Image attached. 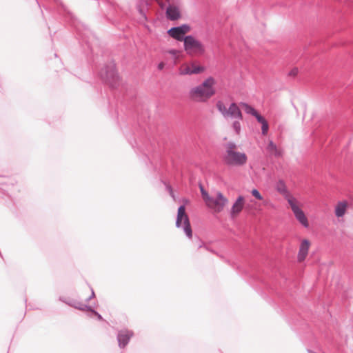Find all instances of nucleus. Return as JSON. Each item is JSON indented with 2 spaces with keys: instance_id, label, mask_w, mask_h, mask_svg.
<instances>
[{
  "instance_id": "393cba45",
  "label": "nucleus",
  "mask_w": 353,
  "mask_h": 353,
  "mask_svg": "<svg viewBox=\"0 0 353 353\" xmlns=\"http://www.w3.org/2000/svg\"><path fill=\"white\" fill-rule=\"evenodd\" d=\"M157 1V3H158V4L159 5V6H160L161 8H163V3L162 1H161V0H158V1Z\"/></svg>"
},
{
  "instance_id": "1a4fd4ad",
  "label": "nucleus",
  "mask_w": 353,
  "mask_h": 353,
  "mask_svg": "<svg viewBox=\"0 0 353 353\" xmlns=\"http://www.w3.org/2000/svg\"><path fill=\"white\" fill-rule=\"evenodd\" d=\"M288 204L294 215L295 219L301 225L305 228H307L309 227V221L304 211L301 208V203L298 201L297 199H296Z\"/></svg>"
},
{
  "instance_id": "2eb2a0df",
  "label": "nucleus",
  "mask_w": 353,
  "mask_h": 353,
  "mask_svg": "<svg viewBox=\"0 0 353 353\" xmlns=\"http://www.w3.org/2000/svg\"><path fill=\"white\" fill-rule=\"evenodd\" d=\"M348 207L347 201H341L337 203L335 206L334 212L337 217H342L345 215Z\"/></svg>"
},
{
  "instance_id": "39448f33",
  "label": "nucleus",
  "mask_w": 353,
  "mask_h": 353,
  "mask_svg": "<svg viewBox=\"0 0 353 353\" xmlns=\"http://www.w3.org/2000/svg\"><path fill=\"white\" fill-rule=\"evenodd\" d=\"M184 50L190 56L202 55L205 52L202 42L192 36H187L184 38Z\"/></svg>"
},
{
  "instance_id": "ddd939ff",
  "label": "nucleus",
  "mask_w": 353,
  "mask_h": 353,
  "mask_svg": "<svg viewBox=\"0 0 353 353\" xmlns=\"http://www.w3.org/2000/svg\"><path fill=\"white\" fill-rule=\"evenodd\" d=\"M310 246L311 242L308 239H305L301 241L297 254V260L299 262H303L306 259Z\"/></svg>"
},
{
  "instance_id": "0eeeda50",
  "label": "nucleus",
  "mask_w": 353,
  "mask_h": 353,
  "mask_svg": "<svg viewBox=\"0 0 353 353\" xmlns=\"http://www.w3.org/2000/svg\"><path fill=\"white\" fill-rule=\"evenodd\" d=\"M216 108L224 117H232L239 120H242V114L238 105L233 103L229 108H227L221 101L216 103Z\"/></svg>"
},
{
  "instance_id": "f3484780",
  "label": "nucleus",
  "mask_w": 353,
  "mask_h": 353,
  "mask_svg": "<svg viewBox=\"0 0 353 353\" xmlns=\"http://www.w3.org/2000/svg\"><path fill=\"white\" fill-rule=\"evenodd\" d=\"M267 150L272 155L279 157L281 154V151L277 148L276 145L272 141H269L267 146Z\"/></svg>"
},
{
  "instance_id": "f03ea898",
  "label": "nucleus",
  "mask_w": 353,
  "mask_h": 353,
  "mask_svg": "<svg viewBox=\"0 0 353 353\" xmlns=\"http://www.w3.org/2000/svg\"><path fill=\"white\" fill-rule=\"evenodd\" d=\"M200 189L206 206L214 213L221 212L228 205V199L221 192H216L210 196L202 186H200Z\"/></svg>"
},
{
  "instance_id": "b1692460",
  "label": "nucleus",
  "mask_w": 353,
  "mask_h": 353,
  "mask_svg": "<svg viewBox=\"0 0 353 353\" xmlns=\"http://www.w3.org/2000/svg\"><path fill=\"white\" fill-rule=\"evenodd\" d=\"M165 66V63L163 62H161L158 65V69L159 70H163Z\"/></svg>"
},
{
  "instance_id": "dca6fc26",
  "label": "nucleus",
  "mask_w": 353,
  "mask_h": 353,
  "mask_svg": "<svg viewBox=\"0 0 353 353\" xmlns=\"http://www.w3.org/2000/svg\"><path fill=\"white\" fill-rule=\"evenodd\" d=\"M167 17L170 20H176L180 18V11L178 7L170 6L166 11Z\"/></svg>"
},
{
  "instance_id": "7ed1b4c3",
  "label": "nucleus",
  "mask_w": 353,
  "mask_h": 353,
  "mask_svg": "<svg viewBox=\"0 0 353 353\" xmlns=\"http://www.w3.org/2000/svg\"><path fill=\"white\" fill-rule=\"evenodd\" d=\"M223 161L228 165L240 166L246 163L247 156L245 153L237 151L234 144L229 143L226 146Z\"/></svg>"
},
{
  "instance_id": "6e6552de",
  "label": "nucleus",
  "mask_w": 353,
  "mask_h": 353,
  "mask_svg": "<svg viewBox=\"0 0 353 353\" xmlns=\"http://www.w3.org/2000/svg\"><path fill=\"white\" fill-rule=\"evenodd\" d=\"M177 228L183 227L186 235L190 239L192 236V232L188 214L185 213V208L181 205L178 209L176 221Z\"/></svg>"
},
{
  "instance_id": "412c9836",
  "label": "nucleus",
  "mask_w": 353,
  "mask_h": 353,
  "mask_svg": "<svg viewBox=\"0 0 353 353\" xmlns=\"http://www.w3.org/2000/svg\"><path fill=\"white\" fill-rule=\"evenodd\" d=\"M251 194L254 197H255L258 200L261 201L263 199L261 193L256 189H252L251 191Z\"/></svg>"
},
{
  "instance_id": "4468645a",
  "label": "nucleus",
  "mask_w": 353,
  "mask_h": 353,
  "mask_svg": "<svg viewBox=\"0 0 353 353\" xmlns=\"http://www.w3.org/2000/svg\"><path fill=\"white\" fill-rule=\"evenodd\" d=\"M133 333L129 330H121L118 334V341L120 347L123 348L128 344L129 340L132 336Z\"/></svg>"
},
{
  "instance_id": "4be33fe9",
  "label": "nucleus",
  "mask_w": 353,
  "mask_h": 353,
  "mask_svg": "<svg viewBox=\"0 0 353 353\" xmlns=\"http://www.w3.org/2000/svg\"><path fill=\"white\" fill-rule=\"evenodd\" d=\"M167 52L173 56L175 59H178L181 53V51L174 49L169 50Z\"/></svg>"
},
{
  "instance_id": "6ab92c4d",
  "label": "nucleus",
  "mask_w": 353,
  "mask_h": 353,
  "mask_svg": "<svg viewBox=\"0 0 353 353\" xmlns=\"http://www.w3.org/2000/svg\"><path fill=\"white\" fill-rule=\"evenodd\" d=\"M241 106L242 108L244 109V110L248 113V114H252L253 116H254L256 117V119H257V116H261L252 107H251L250 105L246 104V103H243L241 104Z\"/></svg>"
},
{
  "instance_id": "9d476101",
  "label": "nucleus",
  "mask_w": 353,
  "mask_h": 353,
  "mask_svg": "<svg viewBox=\"0 0 353 353\" xmlns=\"http://www.w3.org/2000/svg\"><path fill=\"white\" fill-rule=\"evenodd\" d=\"M190 31V27L184 24L179 27L172 28L168 31V34L178 41H184V35Z\"/></svg>"
},
{
  "instance_id": "20e7f679",
  "label": "nucleus",
  "mask_w": 353,
  "mask_h": 353,
  "mask_svg": "<svg viewBox=\"0 0 353 353\" xmlns=\"http://www.w3.org/2000/svg\"><path fill=\"white\" fill-rule=\"evenodd\" d=\"M101 77L111 88H117L121 83V77L113 63L106 65L101 70Z\"/></svg>"
},
{
  "instance_id": "423d86ee",
  "label": "nucleus",
  "mask_w": 353,
  "mask_h": 353,
  "mask_svg": "<svg viewBox=\"0 0 353 353\" xmlns=\"http://www.w3.org/2000/svg\"><path fill=\"white\" fill-rule=\"evenodd\" d=\"M204 71L205 68L199 65L196 61L185 62L182 63L178 69L179 76L198 74Z\"/></svg>"
},
{
  "instance_id": "f257e3e1",
  "label": "nucleus",
  "mask_w": 353,
  "mask_h": 353,
  "mask_svg": "<svg viewBox=\"0 0 353 353\" xmlns=\"http://www.w3.org/2000/svg\"><path fill=\"white\" fill-rule=\"evenodd\" d=\"M216 81L213 77H208L202 83L192 88L188 94V99L193 102H206L215 94Z\"/></svg>"
},
{
  "instance_id": "aec40b11",
  "label": "nucleus",
  "mask_w": 353,
  "mask_h": 353,
  "mask_svg": "<svg viewBox=\"0 0 353 353\" xmlns=\"http://www.w3.org/2000/svg\"><path fill=\"white\" fill-rule=\"evenodd\" d=\"M240 120H236V121H234L233 123H232V128L234 130V132L239 134L240 133V131H241V123H240Z\"/></svg>"
},
{
  "instance_id": "a211bd4d",
  "label": "nucleus",
  "mask_w": 353,
  "mask_h": 353,
  "mask_svg": "<svg viewBox=\"0 0 353 353\" xmlns=\"http://www.w3.org/2000/svg\"><path fill=\"white\" fill-rule=\"evenodd\" d=\"M257 121L262 125L261 130L263 134H266L269 129L267 121L262 116H257Z\"/></svg>"
},
{
  "instance_id": "9b49d317",
  "label": "nucleus",
  "mask_w": 353,
  "mask_h": 353,
  "mask_svg": "<svg viewBox=\"0 0 353 353\" xmlns=\"http://www.w3.org/2000/svg\"><path fill=\"white\" fill-rule=\"evenodd\" d=\"M245 200L244 196L239 195L230 210V215L231 218L234 219L239 216L240 213L244 208Z\"/></svg>"
},
{
  "instance_id": "f8f14e48",
  "label": "nucleus",
  "mask_w": 353,
  "mask_h": 353,
  "mask_svg": "<svg viewBox=\"0 0 353 353\" xmlns=\"http://www.w3.org/2000/svg\"><path fill=\"white\" fill-rule=\"evenodd\" d=\"M275 189L280 194L284 197L288 203L296 199L288 190L285 183L283 180H279L276 183Z\"/></svg>"
},
{
  "instance_id": "5701e85b",
  "label": "nucleus",
  "mask_w": 353,
  "mask_h": 353,
  "mask_svg": "<svg viewBox=\"0 0 353 353\" xmlns=\"http://www.w3.org/2000/svg\"><path fill=\"white\" fill-rule=\"evenodd\" d=\"M299 73V69L297 68H292L290 72L289 75L291 77H296Z\"/></svg>"
}]
</instances>
